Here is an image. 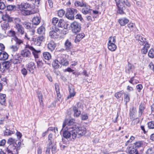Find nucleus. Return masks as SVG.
Masks as SVG:
<instances>
[{
	"label": "nucleus",
	"instance_id": "1",
	"mask_svg": "<svg viewBox=\"0 0 154 154\" xmlns=\"http://www.w3.org/2000/svg\"><path fill=\"white\" fill-rule=\"evenodd\" d=\"M72 120H66L63 124L62 130L64 131L63 134V137L68 140L73 141L77 137V134L74 129Z\"/></svg>",
	"mask_w": 154,
	"mask_h": 154
},
{
	"label": "nucleus",
	"instance_id": "2",
	"mask_svg": "<svg viewBox=\"0 0 154 154\" xmlns=\"http://www.w3.org/2000/svg\"><path fill=\"white\" fill-rule=\"evenodd\" d=\"M77 10L73 8H68L66 9L65 16L68 19L73 20L74 15L77 13Z\"/></svg>",
	"mask_w": 154,
	"mask_h": 154
},
{
	"label": "nucleus",
	"instance_id": "3",
	"mask_svg": "<svg viewBox=\"0 0 154 154\" xmlns=\"http://www.w3.org/2000/svg\"><path fill=\"white\" fill-rule=\"evenodd\" d=\"M116 42V37L115 36L110 37L109 38L108 46L109 50L113 51L116 50L117 47L115 44Z\"/></svg>",
	"mask_w": 154,
	"mask_h": 154
},
{
	"label": "nucleus",
	"instance_id": "4",
	"mask_svg": "<svg viewBox=\"0 0 154 154\" xmlns=\"http://www.w3.org/2000/svg\"><path fill=\"white\" fill-rule=\"evenodd\" d=\"M74 125V129L75 130V132L77 134V136L78 135L79 137L83 136L86 132V129L84 127H76Z\"/></svg>",
	"mask_w": 154,
	"mask_h": 154
},
{
	"label": "nucleus",
	"instance_id": "5",
	"mask_svg": "<svg viewBox=\"0 0 154 154\" xmlns=\"http://www.w3.org/2000/svg\"><path fill=\"white\" fill-rule=\"evenodd\" d=\"M66 57L64 54H59L58 56V61L59 63L62 65L64 66H67L69 63V61L67 60Z\"/></svg>",
	"mask_w": 154,
	"mask_h": 154
},
{
	"label": "nucleus",
	"instance_id": "6",
	"mask_svg": "<svg viewBox=\"0 0 154 154\" xmlns=\"http://www.w3.org/2000/svg\"><path fill=\"white\" fill-rule=\"evenodd\" d=\"M71 28L73 32L75 33L79 32L81 30V26L78 23L74 21L70 25Z\"/></svg>",
	"mask_w": 154,
	"mask_h": 154
},
{
	"label": "nucleus",
	"instance_id": "7",
	"mask_svg": "<svg viewBox=\"0 0 154 154\" xmlns=\"http://www.w3.org/2000/svg\"><path fill=\"white\" fill-rule=\"evenodd\" d=\"M135 38L138 43L141 45H143L148 43L146 38L139 35H137Z\"/></svg>",
	"mask_w": 154,
	"mask_h": 154
},
{
	"label": "nucleus",
	"instance_id": "8",
	"mask_svg": "<svg viewBox=\"0 0 154 154\" xmlns=\"http://www.w3.org/2000/svg\"><path fill=\"white\" fill-rule=\"evenodd\" d=\"M45 37L43 35L39 36L36 38H32V41L34 42L35 45L37 46H40L45 39Z\"/></svg>",
	"mask_w": 154,
	"mask_h": 154
},
{
	"label": "nucleus",
	"instance_id": "9",
	"mask_svg": "<svg viewBox=\"0 0 154 154\" xmlns=\"http://www.w3.org/2000/svg\"><path fill=\"white\" fill-rule=\"evenodd\" d=\"M26 48H28L32 51V54L35 58H38V53L41 52L40 51L36 50L33 46L28 44L26 45Z\"/></svg>",
	"mask_w": 154,
	"mask_h": 154
},
{
	"label": "nucleus",
	"instance_id": "10",
	"mask_svg": "<svg viewBox=\"0 0 154 154\" xmlns=\"http://www.w3.org/2000/svg\"><path fill=\"white\" fill-rule=\"evenodd\" d=\"M55 86L57 97V99L56 102L57 103H59V104H60L62 102V99L60 93L59 86L57 84H55Z\"/></svg>",
	"mask_w": 154,
	"mask_h": 154
},
{
	"label": "nucleus",
	"instance_id": "11",
	"mask_svg": "<svg viewBox=\"0 0 154 154\" xmlns=\"http://www.w3.org/2000/svg\"><path fill=\"white\" fill-rule=\"evenodd\" d=\"M6 151L7 154H17L18 153L16 146H13L12 145L9 146Z\"/></svg>",
	"mask_w": 154,
	"mask_h": 154
},
{
	"label": "nucleus",
	"instance_id": "12",
	"mask_svg": "<svg viewBox=\"0 0 154 154\" xmlns=\"http://www.w3.org/2000/svg\"><path fill=\"white\" fill-rule=\"evenodd\" d=\"M80 104L81 103H80L78 102L75 106H73L72 107V109L75 116L78 117L81 114V111H79L78 109V108L79 107V106H80Z\"/></svg>",
	"mask_w": 154,
	"mask_h": 154
},
{
	"label": "nucleus",
	"instance_id": "13",
	"mask_svg": "<svg viewBox=\"0 0 154 154\" xmlns=\"http://www.w3.org/2000/svg\"><path fill=\"white\" fill-rule=\"evenodd\" d=\"M25 47V49L22 50L20 52V54L22 57L25 58H29L31 56V52Z\"/></svg>",
	"mask_w": 154,
	"mask_h": 154
},
{
	"label": "nucleus",
	"instance_id": "14",
	"mask_svg": "<svg viewBox=\"0 0 154 154\" xmlns=\"http://www.w3.org/2000/svg\"><path fill=\"white\" fill-rule=\"evenodd\" d=\"M17 30V33L19 35H22L25 33L24 29L22 25L17 26L14 27Z\"/></svg>",
	"mask_w": 154,
	"mask_h": 154
},
{
	"label": "nucleus",
	"instance_id": "15",
	"mask_svg": "<svg viewBox=\"0 0 154 154\" xmlns=\"http://www.w3.org/2000/svg\"><path fill=\"white\" fill-rule=\"evenodd\" d=\"M72 47L73 46L70 41L69 39L66 40L65 43V50L67 51H70Z\"/></svg>",
	"mask_w": 154,
	"mask_h": 154
},
{
	"label": "nucleus",
	"instance_id": "16",
	"mask_svg": "<svg viewBox=\"0 0 154 154\" xmlns=\"http://www.w3.org/2000/svg\"><path fill=\"white\" fill-rule=\"evenodd\" d=\"M56 45V44L53 41H51L48 44V48L51 51H53L55 49Z\"/></svg>",
	"mask_w": 154,
	"mask_h": 154
},
{
	"label": "nucleus",
	"instance_id": "17",
	"mask_svg": "<svg viewBox=\"0 0 154 154\" xmlns=\"http://www.w3.org/2000/svg\"><path fill=\"white\" fill-rule=\"evenodd\" d=\"M134 69V66L128 62V66L126 67L125 72L127 73L130 74L132 73Z\"/></svg>",
	"mask_w": 154,
	"mask_h": 154
},
{
	"label": "nucleus",
	"instance_id": "18",
	"mask_svg": "<svg viewBox=\"0 0 154 154\" xmlns=\"http://www.w3.org/2000/svg\"><path fill=\"white\" fill-rule=\"evenodd\" d=\"M35 30H32L29 31L28 33L26 34L25 33V38H26L28 40L32 41V38H33L32 35L34 34Z\"/></svg>",
	"mask_w": 154,
	"mask_h": 154
},
{
	"label": "nucleus",
	"instance_id": "19",
	"mask_svg": "<svg viewBox=\"0 0 154 154\" xmlns=\"http://www.w3.org/2000/svg\"><path fill=\"white\" fill-rule=\"evenodd\" d=\"M31 7L30 5L27 3H21V5L18 6V8L20 10H23L24 9H26Z\"/></svg>",
	"mask_w": 154,
	"mask_h": 154
},
{
	"label": "nucleus",
	"instance_id": "20",
	"mask_svg": "<svg viewBox=\"0 0 154 154\" xmlns=\"http://www.w3.org/2000/svg\"><path fill=\"white\" fill-rule=\"evenodd\" d=\"M69 95L67 97L68 99L73 97L76 94V92L74 91V89L72 87H69Z\"/></svg>",
	"mask_w": 154,
	"mask_h": 154
},
{
	"label": "nucleus",
	"instance_id": "21",
	"mask_svg": "<svg viewBox=\"0 0 154 154\" xmlns=\"http://www.w3.org/2000/svg\"><path fill=\"white\" fill-rule=\"evenodd\" d=\"M82 9V12L84 14H86L90 13L91 11L90 9V7L86 4V6H84Z\"/></svg>",
	"mask_w": 154,
	"mask_h": 154
},
{
	"label": "nucleus",
	"instance_id": "22",
	"mask_svg": "<svg viewBox=\"0 0 154 154\" xmlns=\"http://www.w3.org/2000/svg\"><path fill=\"white\" fill-rule=\"evenodd\" d=\"M128 152L130 154H139L137 149L133 146H131L128 149Z\"/></svg>",
	"mask_w": 154,
	"mask_h": 154
},
{
	"label": "nucleus",
	"instance_id": "23",
	"mask_svg": "<svg viewBox=\"0 0 154 154\" xmlns=\"http://www.w3.org/2000/svg\"><path fill=\"white\" fill-rule=\"evenodd\" d=\"M8 54L4 51H2L0 52V60H5L8 58Z\"/></svg>",
	"mask_w": 154,
	"mask_h": 154
},
{
	"label": "nucleus",
	"instance_id": "24",
	"mask_svg": "<svg viewBox=\"0 0 154 154\" xmlns=\"http://www.w3.org/2000/svg\"><path fill=\"white\" fill-rule=\"evenodd\" d=\"M60 30L56 28L55 31L52 30L50 32L49 35L51 38H57V35L56 32H60Z\"/></svg>",
	"mask_w": 154,
	"mask_h": 154
},
{
	"label": "nucleus",
	"instance_id": "25",
	"mask_svg": "<svg viewBox=\"0 0 154 154\" xmlns=\"http://www.w3.org/2000/svg\"><path fill=\"white\" fill-rule=\"evenodd\" d=\"M136 108L133 107L132 108L130 109V119H133L136 117Z\"/></svg>",
	"mask_w": 154,
	"mask_h": 154
},
{
	"label": "nucleus",
	"instance_id": "26",
	"mask_svg": "<svg viewBox=\"0 0 154 154\" xmlns=\"http://www.w3.org/2000/svg\"><path fill=\"white\" fill-rule=\"evenodd\" d=\"M118 22L121 26H124L128 22L129 20L125 18H123L119 19Z\"/></svg>",
	"mask_w": 154,
	"mask_h": 154
},
{
	"label": "nucleus",
	"instance_id": "27",
	"mask_svg": "<svg viewBox=\"0 0 154 154\" xmlns=\"http://www.w3.org/2000/svg\"><path fill=\"white\" fill-rule=\"evenodd\" d=\"M123 0H115L118 8H125V4Z\"/></svg>",
	"mask_w": 154,
	"mask_h": 154
},
{
	"label": "nucleus",
	"instance_id": "28",
	"mask_svg": "<svg viewBox=\"0 0 154 154\" xmlns=\"http://www.w3.org/2000/svg\"><path fill=\"white\" fill-rule=\"evenodd\" d=\"M143 47L141 49V52L143 54H146L148 52V49L150 47L149 43L143 45Z\"/></svg>",
	"mask_w": 154,
	"mask_h": 154
},
{
	"label": "nucleus",
	"instance_id": "29",
	"mask_svg": "<svg viewBox=\"0 0 154 154\" xmlns=\"http://www.w3.org/2000/svg\"><path fill=\"white\" fill-rule=\"evenodd\" d=\"M41 21V19L39 17H35L32 19V23L33 25H38L39 24Z\"/></svg>",
	"mask_w": 154,
	"mask_h": 154
},
{
	"label": "nucleus",
	"instance_id": "30",
	"mask_svg": "<svg viewBox=\"0 0 154 154\" xmlns=\"http://www.w3.org/2000/svg\"><path fill=\"white\" fill-rule=\"evenodd\" d=\"M143 141H137L133 144V146L136 149L140 148L143 146Z\"/></svg>",
	"mask_w": 154,
	"mask_h": 154
},
{
	"label": "nucleus",
	"instance_id": "31",
	"mask_svg": "<svg viewBox=\"0 0 154 154\" xmlns=\"http://www.w3.org/2000/svg\"><path fill=\"white\" fill-rule=\"evenodd\" d=\"M74 4L75 6L76 7H83L84 6H86V3L83 1L80 2L77 1L75 2Z\"/></svg>",
	"mask_w": 154,
	"mask_h": 154
},
{
	"label": "nucleus",
	"instance_id": "32",
	"mask_svg": "<svg viewBox=\"0 0 154 154\" xmlns=\"http://www.w3.org/2000/svg\"><path fill=\"white\" fill-rule=\"evenodd\" d=\"M1 27L2 29L5 31L10 28L9 24L7 22H5L1 24Z\"/></svg>",
	"mask_w": 154,
	"mask_h": 154
},
{
	"label": "nucleus",
	"instance_id": "33",
	"mask_svg": "<svg viewBox=\"0 0 154 154\" xmlns=\"http://www.w3.org/2000/svg\"><path fill=\"white\" fill-rule=\"evenodd\" d=\"M6 95L5 94L0 93V103L2 105L5 104L6 101Z\"/></svg>",
	"mask_w": 154,
	"mask_h": 154
},
{
	"label": "nucleus",
	"instance_id": "34",
	"mask_svg": "<svg viewBox=\"0 0 154 154\" xmlns=\"http://www.w3.org/2000/svg\"><path fill=\"white\" fill-rule=\"evenodd\" d=\"M84 34L83 33H81L77 34L75 40V42H79L84 37Z\"/></svg>",
	"mask_w": 154,
	"mask_h": 154
},
{
	"label": "nucleus",
	"instance_id": "35",
	"mask_svg": "<svg viewBox=\"0 0 154 154\" xmlns=\"http://www.w3.org/2000/svg\"><path fill=\"white\" fill-rule=\"evenodd\" d=\"M43 57L45 60H50L51 57V54L48 52H45L43 53Z\"/></svg>",
	"mask_w": 154,
	"mask_h": 154
},
{
	"label": "nucleus",
	"instance_id": "36",
	"mask_svg": "<svg viewBox=\"0 0 154 154\" xmlns=\"http://www.w3.org/2000/svg\"><path fill=\"white\" fill-rule=\"evenodd\" d=\"M17 142V140L16 139L10 137L8 139L7 142L10 144L9 146L12 145L13 146H16L15 144H16V142Z\"/></svg>",
	"mask_w": 154,
	"mask_h": 154
},
{
	"label": "nucleus",
	"instance_id": "37",
	"mask_svg": "<svg viewBox=\"0 0 154 154\" xmlns=\"http://www.w3.org/2000/svg\"><path fill=\"white\" fill-rule=\"evenodd\" d=\"M20 10L21 11L22 14L24 15H28L34 14V13L31 11L26 10Z\"/></svg>",
	"mask_w": 154,
	"mask_h": 154
},
{
	"label": "nucleus",
	"instance_id": "38",
	"mask_svg": "<svg viewBox=\"0 0 154 154\" xmlns=\"http://www.w3.org/2000/svg\"><path fill=\"white\" fill-rule=\"evenodd\" d=\"M28 70L30 71L31 69H34L35 68V66L33 62H30L26 65Z\"/></svg>",
	"mask_w": 154,
	"mask_h": 154
},
{
	"label": "nucleus",
	"instance_id": "39",
	"mask_svg": "<svg viewBox=\"0 0 154 154\" xmlns=\"http://www.w3.org/2000/svg\"><path fill=\"white\" fill-rule=\"evenodd\" d=\"M145 107L143 104L141 103L139 107V116H140L142 115V113L143 112L144 110L145 109Z\"/></svg>",
	"mask_w": 154,
	"mask_h": 154
},
{
	"label": "nucleus",
	"instance_id": "40",
	"mask_svg": "<svg viewBox=\"0 0 154 154\" xmlns=\"http://www.w3.org/2000/svg\"><path fill=\"white\" fill-rule=\"evenodd\" d=\"M45 31V28L44 26H41L37 29V32L39 34H44Z\"/></svg>",
	"mask_w": 154,
	"mask_h": 154
},
{
	"label": "nucleus",
	"instance_id": "41",
	"mask_svg": "<svg viewBox=\"0 0 154 154\" xmlns=\"http://www.w3.org/2000/svg\"><path fill=\"white\" fill-rule=\"evenodd\" d=\"M139 122V119L138 118H136L132 120L131 125L132 126H136Z\"/></svg>",
	"mask_w": 154,
	"mask_h": 154
},
{
	"label": "nucleus",
	"instance_id": "42",
	"mask_svg": "<svg viewBox=\"0 0 154 154\" xmlns=\"http://www.w3.org/2000/svg\"><path fill=\"white\" fill-rule=\"evenodd\" d=\"M54 140L53 138V135L51 134H50L48 137V144L50 145L53 144Z\"/></svg>",
	"mask_w": 154,
	"mask_h": 154
},
{
	"label": "nucleus",
	"instance_id": "43",
	"mask_svg": "<svg viewBox=\"0 0 154 154\" xmlns=\"http://www.w3.org/2000/svg\"><path fill=\"white\" fill-rule=\"evenodd\" d=\"M59 61H58V57H57V59L53 63L52 65L54 68L56 69L58 68L59 67H60V66L59 65Z\"/></svg>",
	"mask_w": 154,
	"mask_h": 154
},
{
	"label": "nucleus",
	"instance_id": "44",
	"mask_svg": "<svg viewBox=\"0 0 154 154\" xmlns=\"http://www.w3.org/2000/svg\"><path fill=\"white\" fill-rule=\"evenodd\" d=\"M148 55L149 57L151 58H154V49L152 48L149 51Z\"/></svg>",
	"mask_w": 154,
	"mask_h": 154
},
{
	"label": "nucleus",
	"instance_id": "45",
	"mask_svg": "<svg viewBox=\"0 0 154 154\" xmlns=\"http://www.w3.org/2000/svg\"><path fill=\"white\" fill-rule=\"evenodd\" d=\"M21 20L19 18H15L14 20V21L15 23L14 27L17 26H20L21 25L19 23L20 22Z\"/></svg>",
	"mask_w": 154,
	"mask_h": 154
},
{
	"label": "nucleus",
	"instance_id": "46",
	"mask_svg": "<svg viewBox=\"0 0 154 154\" xmlns=\"http://www.w3.org/2000/svg\"><path fill=\"white\" fill-rule=\"evenodd\" d=\"M23 24L26 28L28 29H31V24L30 23L25 22L23 23Z\"/></svg>",
	"mask_w": 154,
	"mask_h": 154
},
{
	"label": "nucleus",
	"instance_id": "47",
	"mask_svg": "<svg viewBox=\"0 0 154 154\" xmlns=\"http://www.w3.org/2000/svg\"><path fill=\"white\" fill-rule=\"evenodd\" d=\"M7 10L8 11H11L16 8V6L14 5H8L6 6Z\"/></svg>",
	"mask_w": 154,
	"mask_h": 154
},
{
	"label": "nucleus",
	"instance_id": "48",
	"mask_svg": "<svg viewBox=\"0 0 154 154\" xmlns=\"http://www.w3.org/2000/svg\"><path fill=\"white\" fill-rule=\"evenodd\" d=\"M13 133V132L8 129H6L4 132V134L5 135H9Z\"/></svg>",
	"mask_w": 154,
	"mask_h": 154
},
{
	"label": "nucleus",
	"instance_id": "49",
	"mask_svg": "<svg viewBox=\"0 0 154 154\" xmlns=\"http://www.w3.org/2000/svg\"><path fill=\"white\" fill-rule=\"evenodd\" d=\"M65 13V11L61 9L58 11L57 14L59 16L62 17L64 15Z\"/></svg>",
	"mask_w": 154,
	"mask_h": 154
},
{
	"label": "nucleus",
	"instance_id": "50",
	"mask_svg": "<svg viewBox=\"0 0 154 154\" xmlns=\"http://www.w3.org/2000/svg\"><path fill=\"white\" fill-rule=\"evenodd\" d=\"M9 48L13 52L17 51L18 49V48L15 45H11L10 47Z\"/></svg>",
	"mask_w": 154,
	"mask_h": 154
},
{
	"label": "nucleus",
	"instance_id": "51",
	"mask_svg": "<svg viewBox=\"0 0 154 154\" xmlns=\"http://www.w3.org/2000/svg\"><path fill=\"white\" fill-rule=\"evenodd\" d=\"M124 100L126 103L128 102L130 100V95L129 94H125Z\"/></svg>",
	"mask_w": 154,
	"mask_h": 154
},
{
	"label": "nucleus",
	"instance_id": "52",
	"mask_svg": "<svg viewBox=\"0 0 154 154\" xmlns=\"http://www.w3.org/2000/svg\"><path fill=\"white\" fill-rule=\"evenodd\" d=\"M154 149L152 148L148 149L146 152V154H152L154 152Z\"/></svg>",
	"mask_w": 154,
	"mask_h": 154
},
{
	"label": "nucleus",
	"instance_id": "53",
	"mask_svg": "<svg viewBox=\"0 0 154 154\" xmlns=\"http://www.w3.org/2000/svg\"><path fill=\"white\" fill-rule=\"evenodd\" d=\"M148 125V127L149 128H154V122L151 121L149 122Z\"/></svg>",
	"mask_w": 154,
	"mask_h": 154
},
{
	"label": "nucleus",
	"instance_id": "54",
	"mask_svg": "<svg viewBox=\"0 0 154 154\" xmlns=\"http://www.w3.org/2000/svg\"><path fill=\"white\" fill-rule=\"evenodd\" d=\"M128 27L130 29H133L135 27V24L134 23H130L128 24Z\"/></svg>",
	"mask_w": 154,
	"mask_h": 154
},
{
	"label": "nucleus",
	"instance_id": "55",
	"mask_svg": "<svg viewBox=\"0 0 154 154\" xmlns=\"http://www.w3.org/2000/svg\"><path fill=\"white\" fill-rule=\"evenodd\" d=\"M62 3L65 5H70L71 4L70 0H62Z\"/></svg>",
	"mask_w": 154,
	"mask_h": 154
},
{
	"label": "nucleus",
	"instance_id": "56",
	"mask_svg": "<svg viewBox=\"0 0 154 154\" xmlns=\"http://www.w3.org/2000/svg\"><path fill=\"white\" fill-rule=\"evenodd\" d=\"M8 34L9 36H13L15 35V32L14 30H10L8 33Z\"/></svg>",
	"mask_w": 154,
	"mask_h": 154
},
{
	"label": "nucleus",
	"instance_id": "57",
	"mask_svg": "<svg viewBox=\"0 0 154 154\" xmlns=\"http://www.w3.org/2000/svg\"><path fill=\"white\" fill-rule=\"evenodd\" d=\"M14 40L19 45H20L21 43H23V41L17 38L16 36L14 37Z\"/></svg>",
	"mask_w": 154,
	"mask_h": 154
},
{
	"label": "nucleus",
	"instance_id": "58",
	"mask_svg": "<svg viewBox=\"0 0 154 154\" xmlns=\"http://www.w3.org/2000/svg\"><path fill=\"white\" fill-rule=\"evenodd\" d=\"M124 94V93L123 92H118L117 93H116L115 94V96L117 98H120L122 95Z\"/></svg>",
	"mask_w": 154,
	"mask_h": 154
},
{
	"label": "nucleus",
	"instance_id": "59",
	"mask_svg": "<svg viewBox=\"0 0 154 154\" xmlns=\"http://www.w3.org/2000/svg\"><path fill=\"white\" fill-rule=\"evenodd\" d=\"M21 59L19 58V59H17V60H13V63H14V64H17L21 63Z\"/></svg>",
	"mask_w": 154,
	"mask_h": 154
},
{
	"label": "nucleus",
	"instance_id": "60",
	"mask_svg": "<svg viewBox=\"0 0 154 154\" xmlns=\"http://www.w3.org/2000/svg\"><path fill=\"white\" fill-rule=\"evenodd\" d=\"M58 21V18L56 17L53 18L52 20V23L55 25Z\"/></svg>",
	"mask_w": 154,
	"mask_h": 154
},
{
	"label": "nucleus",
	"instance_id": "61",
	"mask_svg": "<svg viewBox=\"0 0 154 154\" xmlns=\"http://www.w3.org/2000/svg\"><path fill=\"white\" fill-rule=\"evenodd\" d=\"M81 118L82 120H85L88 119V117L86 114H82L81 116Z\"/></svg>",
	"mask_w": 154,
	"mask_h": 154
},
{
	"label": "nucleus",
	"instance_id": "62",
	"mask_svg": "<svg viewBox=\"0 0 154 154\" xmlns=\"http://www.w3.org/2000/svg\"><path fill=\"white\" fill-rule=\"evenodd\" d=\"M51 147H52L51 151L53 154H55L56 152V147L54 145L52 146V145H51Z\"/></svg>",
	"mask_w": 154,
	"mask_h": 154
},
{
	"label": "nucleus",
	"instance_id": "63",
	"mask_svg": "<svg viewBox=\"0 0 154 154\" xmlns=\"http://www.w3.org/2000/svg\"><path fill=\"white\" fill-rule=\"evenodd\" d=\"M51 145L48 144V147L46 151V154H50V149L51 148Z\"/></svg>",
	"mask_w": 154,
	"mask_h": 154
},
{
	"label": "nucleus",
	"instance_id": "64",
	"mask_svg": "<svg viewBox=\"0 0 154 154\" xmlns=\"http://www.w3.org/2000/svg\"><path fill=\"white\" fill-rule=\"evenodd\" d=\"M6 6L4 3L3 2H0V9L3 10L4 9Z\"/></svg>",
	"mask_w": 154,
	"mask_h": 154
}]
</instances>
